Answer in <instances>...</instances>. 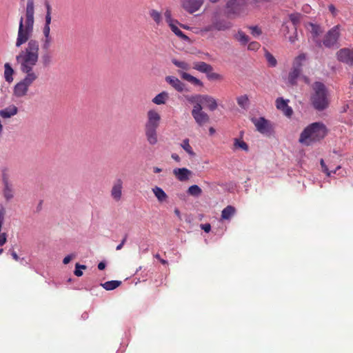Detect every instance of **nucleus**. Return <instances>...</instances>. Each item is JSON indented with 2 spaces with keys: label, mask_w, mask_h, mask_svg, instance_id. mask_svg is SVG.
<instances>
[{
  "label": "nucleus",
  "mask_w": 353,
  "mask_h": 353,
  "mask_svg": "<svg viewBox=\"0 0 353 353\" xmlns=\"http://www.w3.org/2000/svg\"><path fill=\"white\" fill-rule=\"evenodd\" d=\"M26 46L16 56V61L19 65L20 71L25 74L24 77L17 83L12 91V96L21 99L28 95L30 87L36 81L39 76L34 70L39 59V42L35 39H29Z\"/></svg>",
  "instance_id": "f257e3e1"
},
{
  "label": "nucleus",
  "mask_w": 353,
  "mask_h": 353,
  "mask_svg": "<svg viewBox=\"0 0 353 353\" xmlns=\"http://www.w3.org/2000/svg\"><path fill=\"white\" fill-rule=\"evenodd\" d=\"M26 2V14L21 17L19 25L17 37L15 42L17 48L26 43L32 36L34 23V0H21Z\"/></svg>",
  "instance_id": "f03ea898"
},
{
  "label": "nucleus",
  "mask_w": 353,
  "mask_h": 353,
  "mask_svg": "<svg viewBox=\"0 0 353 353\" xmlns=\"http://www.w3.org/2000/svg\"><path fill=\"white\" fill-rule=\"evenodd\" d=\"M327 133L326 126L321 122H315L306 127L301 132L299 142L310 145L323 139Z\"/></svg>",
  "instance_id": "7ed1b4c3"
},
{
  "label": "nucleus",
  "mask_w": 353,
  "mask_h": 353,
  "mask_svg": "<svg viewBox=\"0 0 353 353\" xmlns=\"http://www.w3.org/2000/svg\"><path fill=\"white\" fill-rule=\"evenodd\" d=\"M314 93L311 96V103L313 107L321 111L328 107L329 100L327 98V90L325 85L316 81L312 85Z\"/></svg>",
  "instance_id": "20e7f679"
},
{
  "label": "nucleus",
  "mask_w": 353,
  "mask_h": 353,
  "mask_svg": "<svg viewBox=\"0 0 353 353\" xmlns=\"http://www.w3.org/2000/svg\"><path fill=\"white\" fill-rule=\"evenodd\" d=\"M306 60V54L304 53L297 56L294 61L291 71L288 74V82L291 85L296 84L297 78L302 71L303 62Z\"/></svg>",
  "instance_id": "39448f33"
},
{
  "label": "nucleus",
  "mask_w": 353,
  "mask_h": 353,
  "mask_svg": "<svg viewBox=\"0 0 353 353\" xmlns=\"http://www.w3.org/2000/svg\"><path fill=\"white\" fill-rule=\"evenodd\" d=\"M251 121L261 134L270 137L274 133V124L264 117L252 118Z\"/></svg>",
  "instance_id": "423d86ee"
},
{
  "label": "nucleus",
  "mask_w": 353,
  "mask_h": 353,
  "mask_svg": "<svg viewBox=\"0 0 353 353\" xmlns=\"http://www.w3.org/2000/svg\"><path fill=\"white\" fill-rule=\"evenodd\" d=\"M339 25H336L332 28L325 35L323 39V44L325 47L330 48L334 47L338 42L340 37Z\"/></svg>",
  "instance_id": "0eeeda50"
},
{
  "label": "nucleus",
  "mask_w": 353,
  "mask_h": 353,
  "mask_svg": "<svg viewBox=\"0 0 353 353\" xmlns=\"http://www.w3.org/2000/svg\"><path fill=\"white\" fill-rule=\"evenodd\" d=\"M246 6V0H228L226 3L227 14L228 16H239Z\"/></svg>",
  "instance_id": "6e6552de"
},
{
  "label": "nucleus",
  "mask_w": 353,
  "mask_h": 353,
  "mask_svg": "<svg viewBox=\"0 0 353 353\" xmlns=\"http://www.w3.org/2000/svg\"><path fill=\"white\" fill-rule=\"evenodd\" d=\"M191 114L195 122L199 126L204 125L205 124L208 123L210 121V117L206 112H205L203 110V108L201 104L194 105Z\"/></svg>",
  "instance_id": "1a4fd4ad"
},
{
  "label": "nucleus",
  "mask_w": 353,
  "mask_h": 353,
  "mask_svg": "<svg viewBox=\"0 0 353 353\" xmlns=\"http://www.w3.org/2000/svg\"><path fill=\"white\" fill-rule=\"evenodd\" d=\"M211 21L214 23V27L215 30L217 31H226L230 30L233 24L231 21H228L225 19L221 18L220 13L215 12L213 13Z\"/></svg>",
  "instance_id": "9d476101"
},
{
  "label": "nucleus",
  "mask_w": 353,
  "mask_h": 353,
  "mask_svg": "<svg viewBox=\"0 0 353 353\" xmlns=\"http://www.w3.org/2000/svg\"><path fill=\"white\" fill-rule=\"evenodd\" d=\"M161 121L160 114L154 110H150L147 113V121L145 129H158Z\"/></svg>",
  "instance_id": "9b49d317"
},
{
  "label": "nucleus",
  "mask_w": 353,
  "mask_h": 353,
  "mask_svg": "<svg viewBox=\"0 0 353 353\" xmlns=\"http://www.w3.org/2000/svg\"><path fill=\"white\" fill-rule=\"evenodd\" d=\"M337 59L350 66H353V49L341 48L336 52Z\"/></svg>",
  "instance_id": "f8f14e48"
},
{
  "label": "nucleus",
  "mask_w": 353,
  "mask_h": 353,
  "mask_svg": "<svg viewBox=\"0 0 353 353\" xmlns=\"http://www.w3.org/2000/svg\"><path fill=\"white\" fill-rule=\"evenodd\" d=\"M204 0H183L182 6L189 13L192 14L199 10Z\"/></svg>",
  "instance_id": "ddd939ff"
},
{
  "label": "nucleus",
  "mask_w": 353,
  "mask_h": 353,
  "mask_svg": "<svg viewBox=\"0 0 353 353\" xmlns=\"http://www.w3.org/2000/svg\"><path fill=\"white\" fill-rule=\"evenodd\" d=\"M289 100H285L282 97L277 98L276 100V107L278 110L283 112V113L290 117L293 114V110L291 107L288 105Z\"/></svg>",
  "instance_id": "4468645a"
},
{
  "label": "nucleus",
  "mask_w": 353,
  "mask_h": 353,
  "mask_svg": "<svg viewBox=\"0 0 353 353\" xmlns=\"http://www.w3.org/2000/svg\"><path fill=\"white\" fill-rule=\"evenodd\" d=\"M123 181L121 179H117L113 183L111 190V196L116 201L121 200L122 195Z\"/></svg>",
  "instance_id": "2eb2a0df"
},
{
  "label": "nucleus",
  "mask_w": 353,
  "mask_h": 353,
  "mask_svg": "<svg viewBox=\"0 0 353 353\" xmlns=\"http://www.w3.org/2000/svg\"><path fill=\"white\" fill-rule=\"evenodd\" d=\"M2 180L4 185L3 195L6 200H10L13 197L12 188L9 183L8 176L6 173L3 174Z\"/></svg>",
  "instance_id": "dca6fc26"
},
{
  "label": "nucleus",
  "mask_w": 353,
  "mask_h": 353,
  "mask_svg": "<svg viewBox=\"0 0 353 353\" xmlns=\"http://www.w3.org/2000/svg\"><path fill=\"white\" fill-rule=\"evenodd\" d=\"M173 173L178 180H179L180 181H185L189 179L190 176L192 174V172L185 168H175L173 170Z\"/></svg>",
  "instance_id": "f3484780"
},
{
  "label": "nucleus",
  "mask_w": 353,
  "mask_h": 353,
  "mask_svg": "<svg viewBox=\"0 0 353 353\" xmlns=\"http://www.w3.org/2000/svg\"><path fill=\"white\" fill-rule=\"evenodd\" d=\"M165 81L178 92H182L184 90L185 85L175 77L168 76L165 77Z\"/></svg>",
  "instance_id": "a211bd4d"
},
{
  "label": "nucleus",
  "mask_w": 353,
  "mask_h": 353,
  "mask_svg": "<svg viewBox=\"0 0 353 353\" xmlns=\"http://www.w3.org/2000/svg\"><path fill=\"white\" fill-rule=\"evenodd\" d=\"M145 134L149 144L154 145L158 142L157 129H145Z\"/></svg>",
  "instance_id": "6ab92c4d"
},
{
  "label": "nucleus",
  "mask_w": 353,
  "mask_h": 353,
  "mask_svg": "<svg viewBox=\"0 0 353 353\" xmlns=\"http://www.w3.org/2000/svg\"><path fill=\"white\" fill-rule=\"evenodd\" d=\"M202 103H204L210 111L215 110L218 107L216 100L214 97L209 95H203Z\"/></svg>",
  "instance_id": "aec40b11"
},
{
  "label": "nucleus",
  "mask_w": 353,
  "mask_h": 353,
  "mask_svg": "<svg viewBox=\"0 0 353 353\" xmlns=\"http://www.w3.org/2000/svg\"><path fill=\"white\" fill-rule=\"evenodd\" d=\"M193 68L205 74H208L213 70V68L211 65L203 61L194 63Z\"/></svg>",
  "instance_id": "412c9836"
},
{
  "label": "nucleus",
  "mask_w": 353,
  "mask_h": 353,
  "mask_svg": "<svg viewBox=\"0 0 353 353\" xmlns=\"http://www.w3.org/2000/svg\"><path fill=\"white\" fill-rule=\"evenodd\" d=\"M300 14H292L290 15V20L292 22V27L290 28L289 26H288L286 23L283 26L285 36L287 34L289 33L290 28H291L292 30H296V25L299 23L300 21Z\"/></svg>",
  "instance_id": "4be33fe9"
},
{
  "label": "nucleus",
  "mask_w": 353,
  "mask_h": 353,
  "mask_svg": "<svg viewBox=\"0 0 353 353\" xmlns=\"http://www.w3.org/2000/svg\"><path fill=\"white\" fill-rule=\"evenodd\" d=\"M178 73L179 74L180 77L183 79H184L195 85H199V86L203 85V83L199 79L192 76L191 74H190L185 72H183V71H180V70L178 71Z\"/></svg>",
  "instance_id": "5701e85b"
},
{
  "label": "nucleus",
  "mask_w": 353,
  "mask_h": 353,
  "mask_svg": "<svg viewBox=\"0 0 353 353\" xmlns=\"http://www.w3.org/2000/svg\"><path fill=\"white\" fill-rule=\"evenodd\" d=\"M18 112V108L14 105L8 106L3 110H0V116L3 118H10Z\"/></svg>",
  "instance_id": "b1692460"
},
{
  "label": "nucleus",
  "mask_w": 353,
  "mask_h": 353,
  "mask_svg": "<svg viewBox=\"0 0 353 353\" xmlns=\"http://www.w3.org/2000/svg\"><path fill=\"white\" fill-rule=\"evenodd\" d=\"M14 74V70L12 68L11 65L9 63H6L4 64V72H3V77L5 79V81L8 82V83H11L13 80V75Z\"/></svg>",
  "instance_id": "393cba45"
},
{
  "label": "nucleus",
  "mask_w": 353,
  "mask_h": 353,
  "mask_svg": "<svg viewBox=\"0 0 353 353\" xmlns=\"http://www.w3.org/2000/svg\"><path fill=\"white\" fill-rule=\"evenodd\" d=\"M236 212V209L232 205H228L221 212V218L225 220H229Z\"/></svg>",
  "instance_id": "a878e982"
},
{
  "label": "nucleus",
  "mask_w": 353,
  "mask_h": 353,
  "mask_svg": "<svg viewBox=\"0 0 353 353\" xmlns=\"http://www.w3.org/2000/svg\"><path fill=\"white\" fill-rule=\"evenodd\" d=\"M152 192L159 202L165 201L168 198L166 193L159 187L152 188Z\"/></svg>",
  "instance_id": "bb28decb"
},
{
  "label": "nucleus",
  "mask_w": 353,
  "mask_h": 353,
  "mask_svg": "<svg viewBox=\"0 0 353 353\" xmlns=\"http://www.w3.org/2000/svg\"><path fill=\"white\" fill-rule=\"evenodd\" d=\"M168 98V92H162L153 98L152 102L157 105L165 104Z\"/></svg>",
  "instance_id": "cd10ccee"
},
{
  "label": "nucleus",
  "mask_w": 353,
  "mask_h": 353,
  "mask_svg": "<svg viewBox=\"0 0 353 353\" xmlns=\"http://www.w3.org/2000/svg\"><path fill=\"white\" fill-rule=\"evenodd\" d=\"M184 98L186 101L191 103H194V105L202 103V94H192V95H184Z\"/></svg>",
  "instance_id": "c85d7f7f"
},
{
  "label": "nucleus",
  "mask_w": 353,
  "mask_h": 353,
  "mask_svg": "<svg viewBox=\"0 0 353 353\" xmlns=\"http://www.w3.org/2000/svg\"><path fill=\"white\" fill-rule=\"evenodd\" d=\"M233 145L234 149H241L245 152H248L249 150L248 144L244 141L240 139H234Z\"/></svg>",
  "instance_id": "c756f323"
},
{
  "label": "nucleus",
  "mask_w": 353,
  "mask_h": 353,
  "mask_svg": "<svg viewBox=\"0 0 353 353\" xmlns=\"http://www.w3.org/2000/svg\"><path fill=\"white\" fill-rule=\"evenodd\" d=\"M121 284L120 281H110L101 284L106 290H112L118 288Z\"/></svg>",
  "instance_id": "7c9ffc66"
},
{
  "label": "nucleus",
  "mask_w": 353,
  "mask_h": 353,
  "mask_svg": "<svg viewBox=\"0 0 353 353\" xmlns=\"http://www.w3.org/2000/svg\"><path fill=\"white\" fill-rule=\"evenodd\" d=\"M52 62V56L50 52H44L41 55V63L43 67H48Z\"/></svg>",
  "instance_id": "2f4dec72"
},
{
  "label": "nucleus",
  "mask_w": 353,
  "mask_h": 353,
  "mask_svg": "<svg viewBox=\"0 0 353 353\" xmlns=\"http://www.w3.org/2000/svg\"><path fill=\"white\" fill-rule=\"evenodd\" d=\"M235 39L242 45H245L249 41V37L243 31L239 30L238 32L234 35Z\"/></svg>",
  "instance_id": "473e14b6"
},
{
  "label": "nucleus",
  "mask_w": 353,
  "mask_h": 353,
  "mask_svg": "<svg viewBox=\"0 0 353 353\" xmlns=\"http://www.w3.org/2000/svg\"><path fill=\"white\" fill-rule=\"evenodd\" d=\"M238 105L243 109H246L249 105V99L248 95L243 94L236 98Z\"/></svg>",
  "instance_id": "72a5a7b5"
},
{
  "label": "nucleus",
  "mask_w": 353,
  "mask_h": 353,
  "mask_svg": "<svg viewBox=\"0 0 353 353\" xmlns=\"http://www.w3.org/2000/svg\"><path fill=\"white\" fill-rule=\"evenodd\" d=\"M188 193L193 196H199L202 194V190L197 185H192L189 187Z\"/></svg>",
  "instance_id": "f704fd0d"
},
{
  "label": "nucleus",
  "mask_w": 353,
  "mask_h": 353,
  "mask_svg": "<svg viewBox=\"0 0 353 353\" xmlns=\"http://www.w3.org/2000/svg\"><path fill=\"white\" fill-rule=\"evenodd\" d=\"M149 14L157 25H160L161 23L162 17L161 14L159 11L154 9L151 10L149 12Z\"/></svg>",
  "instance_id": "c9c22d12"
},
{
  "label": "nucleus",
  "mask_w": 353,
  "mask_h": 353,
  "mask_svg": "<svg viewBox=\"0 0 353 353\" xmlns=\"http://www.w3.org/2000/svg\"><path fill=\"white\" fill-rule=\"evenodd\" d=\"M181 146L190 156H194L195 155V153L194 152L192 146L190 145L189 139H184L182 143L181 144Z\"/></svg>",
  "instance_id": "e433bc0d"
},
{
  "label": "nucleus",
  "mask_w": 353,
  "mask_h": 353,
  "mask_svg": "<svg viewBox=\"0 0 353 353\" xmlns=\"http://www.w3.org/2000/svg\"><path fill=\"white\" fill-rule=\"evenodd\" d=\"M265 57L268 63V65L271 67H275L277 64V61L275 57L268 50H265Z\"/></svg>",
  "instance_id": "4c0bfd02"
},
{
  "label": "nucleus",
  "mask_w": 353,
  "mask_h": 353,
  "mask_svg": "<svg viewBox=\"0 0 353 353\" xmlns=\"http://www.w3.org/2000/svg\"><path fill=\"white\" fill-rule=\"evenodd\" d=\"M172 31L174 32L176 35L181 37V39L184 40H188L189 38L188 36H186L177 26L175 25H172L170 27Z\"/></svg>",
  "instance_id": "58836bf2"
},
{
  "label": "nucleus",
  "mask_w": 353,
  "mask_h": 353,
  "mask_svg": "<svg viewBox=\"0 0 353 353\" xmlns=\"http://www.w3.org/2000/svg\"><path fill=\"white\" fill-rule=\"evenodd\" d=\"M52 38H43L42 39L41 48L44 52H49L52 45Z\"/></svg>",
  "instance_id": "ea45409f"
},
{
  "label": "nucleus",
  "mask_w": 353,
  "mask_h": 353,
  "mask_svg": "<svg viewBox=\"0 0 353 353\" xmlns=\"http://www.w3.org/2000/svg\"><path fill=\"white\" fill-rule=\"evenodd\" d=\"M172 63L178 68L184 70H188L190 68V65L185 61H180L176 59H173Z\"/></svg>",
  "instance_id": "a19ab883"
},
{
  "label": "nucleus",
  "mask_w": 353,
  "mask_h": 353,
  "mask_svg": "<svg viewBox=\"0 0 353 353\" xmlns=\"http://www.w3.org/2000/svg\"><path fill=\"white\" fill-rule=\"evenodd\" d=\"M85 269H86L85 265L77 263L75 265V270L74 273L77 276H81L83 275V272L81 271V270Z\"/></svg>",
  "instance_id": "79ce46f5"
},
{
  "label": "nucleus",
  "mask_w": 353,
  "mask_h": 353,
  "mask_svg": "<svg viewBox=\"0 0 353 353\" xmlns=\"http://www.w3.org/2000/svg\"><path fill=\"white\" fill-rule=\"evenodd\" d=\"M46 8H47V12H46V15L45 26H50V24L51 23V8L48 3L46 4Z\"/></svg>",
  "instance_id": "37998d69"
},
{
  "label": "nucleus",
  "mask_w": 353,
  "mask_h": 353,
  "mask_svg": "<svg viewBox=\"0 0 353 353\" xmlns=\"http://www.w3.org/2000/svg\"><path fill=\"white\" fill-rule=\"evenodd\" d=\"M251 30V34L254 37H259L262 34V31L261 28H259L258 26H251L249 28Z\"/></svg>",
  "instance_id": "c03bdc74"
},
{
  "label": "nucleus",
  "mask_w": 353,
  "mask_h": 353,
  "mask_svg": "<svg viewBox=\"0 0 353 353\" xmlns=\"http://www.w3.org/2000/svg\"><path fill=\"white\" fill-rule=\"evenodd\" d=\"M164 17H165V19L166 20V22L169 24L170 27H171L172 25H174L172 23V14H171V11L170 10H167L164 12Z\"/></svg>",
  "instance_id": "a18cd8bd"
},
{
  "label": "nucleus",
  "mask_w": 353,
  "mask_h": 353,
  "mask_svg": "<svg viewBox=\"0 0 353 353\" xmlns=\"http://www.w3.org/2000/svg\"><path fill=\"white\" fill-rule=\"evenodd\" d=\"M208 75V78L209 79H212V80H221L223 78H222V76L218 73H216V72H210L208 74H207Z\"/></svg>",
  "instance_id": "49530a36"
},
{
  "label": "nucleus",
  "mask_w": 353,
  "mask_h": 353,
  "mask_svg": "<svg viewBox=\"0 0 353 353\" xmlns=\"http://www.w3.org/2000/svg\"><path fill=\"white\" fill-rule=\"evenodd\" d=\"M260 48V43L257 41L250 42L248 45V50H257Z\"/></svg>",
  "instance_id": "de8ad7c7"
},
{
  "label": "nucleus",
  "mask_w": 353,
  "mask_h": 353,
  "mask_svg": "<svg viewBox=\"0 0 353 353\" xmlns=\"http://www.w3.org/2000/svg\"><path fill=\"white\" fill-rule=\"evenodd\" d=\"M320 32L321 30L318 26L312 25V34L314 37H317Z\"/></svg>",
  "instance_id": "09e8293b"
},
{
  "label": "nucleus",
  "mask_w": 353,
  "mask_h": 353,
  "mask_svg": "<svg viewBox=\"0 0 353 353\" xmlns=\"http://www.w3.org/2000/svg\"><path fill=\"white\" fill-rule=\"evenodd\" d=\"M321 165L323 169V171L326 174L327 176H330L331 172L329 171L328 168L325 165L324 161L323 159L321 160Z\"/></svg>",
  "instance_id": "8fccbe9b"
},
{
  "label": "nucleus",
  "mask_w": 353,
  "mask_h": 353,
  "mask_svg": "<svg viewBox=\"0 0 353 353\" xmlns=\"http://www.w3.org/2000/svg\"><path fill=\"white\" fill-rule=\"evenodd\" d=\"M211 22H212V23L210 25H208V26L203 27L202 28L201 31L208 32H211V31L215 30V28L214 27V23H213V21H211Z\"/></svg>",
  "instance_id": "3c124183"
},
{
  "label": "nucleus",
  "mask_w": 353,
  "mask_h": 353,
  "mask_svg": "<svg viewBox=\"0 0 353 353\" xmlns=\"http://www.w3.org/2000/svg\"><path fill=\"white\" fill-rule=\"evenodd\" d=\"M50 26H44L43 33L44 35V38H52L50 34Z\"/></svg>",
  "instance_id": "603ef678"
},
{
  "label": "nucleus",
  "mask_w": 353,
  "mask_h": 353,
  "mask_svg": "<svg viewBox=\"0 0 353 353\" xmlns=\"http://www.w3.org/2000/svg\"><path fill=\"white\" fill-rule=\"evenodd\" d=\"M288 39L291 43H294L298 39L296 30H293V34L288 37Z\"/></svg>",
  "instance_id": "864d4df0"
},
{
  "label": "nucleus",
  "mask_w": 353,
  "mask_h": 353,
  "mask_svg": "<svg viewBox=\"0 0 353 353\" xmlns=\"http://www.w3.org/2000/svg\"><path fill=\"white\" fill-rule=\"evenodd\" d=\"M7 241V235L6 233H2L0 234V245H3Z\"/></svg>",
  "instance_id": "5fc2aeb1"
},
{
  "label": "nucleus",
  "mask_w": 353,
  "mask_h": 353,
  "mask_svg": "<svg viewBox=\"0 0 353 353\" xmlns=\"http://www.w3.org/2000/svg\"><path fill=\"white\" fill-rule=\"evenodd\" d=\"M201 228L205 232H209L211 230V225L210 223L201 224Z\"/></svg>",
  "instance_id": "6e6d98bb"
},
{
  "label": "nucleus",
  "mask_w": 353,
  "mask_h": 353,
  "mask_svg": "<svg viewBox=\"0 0 353 353\" xmlns=\"http://www.w3.org/2000/svg\"><path fill=\"white\" fill-rule=\"evenodd\" d=\"M154 257H155L156 259H157L158 260H159V261H160V262H161L162 264H163V265H165V264H167V263H168V261H165V260H164V259H161V256H160V255H159V254H155V255H154Z\"/></svg>",
  "instance_id": "4d7b16f0"
},
{
  "label": "nucleus",
  "mask_w": 353,
  "mask_h": 353,
  "mask_svg": "<svg viewBox=\"0 0 353 353\" xmlns=\"http://www.w3.org/2000/svg\"><path fill=\"white\" fill-rule=\"evenodd\" d=\"M71 259H72V256L68 255L63 259V263L66 265L70 262Z\"/></svg>",
  "instance_id": "13d9d810"
},
{
  "label": "nucleus",
  "mask_w": 353,
  "mask_h": 353,
  "mask_svg": "<svg viewBox=\"0 0 353 353\" xmlns=\"http://www.w3.org/2000/svg\"><path fill=\"white\" fill-rule=\"evenodd\" d=\"M328 8H329V10H330V12H331L334 15H335L336 10L335 7L334 6V5H332V4L330 5V6H329V7H328Z\"/></svg>",
  "instance_id": "bf43d9fd"
},
{
  "label": "nucleus",
  "mask_w": 353,
  "mask_h": 353,
  "mask_svg": "<svg viewBox=\"0 0 353 353\" xmlns=\"http://www.w3.org/2000/svg\"><path fill=\"white\" fill-rule=\"evenodd\" d=\"M10 252L13 259H14L15 261H18L19 258L16 252H14V250H10Z\"/></svg>",
  "instance_id": "052dcab7"
},
{
  "label": "nucleus",
  "mask_w": 353,
  "mask_h": 353,
  "mask_svg": "<svg viewBox=\"0 0 353 353\" xmlns=\"http://www.w3.org/2000/svg\"><path fill=\"white\" fill-rule=\"evenodd\" d=\"M171 157H172V158L174 160H175V161H177V162H179V161H180V160H181V159H180L179 156L177 154L174 153V154H172V156H171Z\"/></svg>",
  "instance_id": "680f3d73"
},
{
  "label": "nucleus",
  "mask_w": 353,
  "mask_h": 353,
  "mask_svg": "<svg viewBox=\"0 0 353 353\" xmlns=\"http://www.w3.org/2000/svg\"><path fill=\"white\" fill-rule=\"evenodd\" d=\"M105 268V263L104 262H100L99 264H98V268L99 270H104Z\"/></svg>",
  "instance_id": "e2e57ef3"
},
{
  "label": "nucleus",
  "mask_w": 353,
  "mask_h": 353,
  "mask_svg": "<svg viewBox=\"0 0 353 353\" xmlns=\"http://www.w3.org/2000/svg\"><path fill=\"white\" fill-rule=\"evenodd\" d=\"M174 214L178 216V218L179 219V220H181V212L179 211V209L176 208L174 210Z\"/></svg>",
  "instance_id": "0e129e2a"
},
{
  "label": "nucleus",
  "mask_w": 353,
  "mask_h": 353,
  "mask_svg": "<svg viewBox=\"0 0 353 353\" xmlns=\"http://www.w3.org/2000/svg\"><path fill=\"white\" fill-rule=\"evenodd\" d=\"M161 170H162L161 168H158V167L154 168V173H159V172H161Z\"/></svg>",
  "instance_id": "69168bd1"
},
{
  "label": "nucleus",
  "mask_w": 353,
  "mask_h": 353,
  "mask_svg": "<svg viewBox=\"0 0 353 353\" xmlns=\"http://www.w3.org/2000/svg\"><path fill=\"white\" fill-rule=\"evenodd\" d=\"M304 81L307 83V84H309L310 83V80H309V78L307 77H303Z\"/></svg>",
  "instance_id": "338daca9"
},
{
  "label": "nucleus",
  "mask_w": 353,
  "mask_h": 353,
  "mask_svg": "<svg viewBox=\"0 0 353 353\" xmlns=\"http://www.w3.org/2000/svg\"><path fill=\"white\" fill-rule=\"evenodd\" d=\"M123 244L121 243L120 244H119V245L117 246V248H116V249H117V250H121V249L123 248Z\"/></svg>",
  "instance_id": "774afa93"
}]
</instances>
